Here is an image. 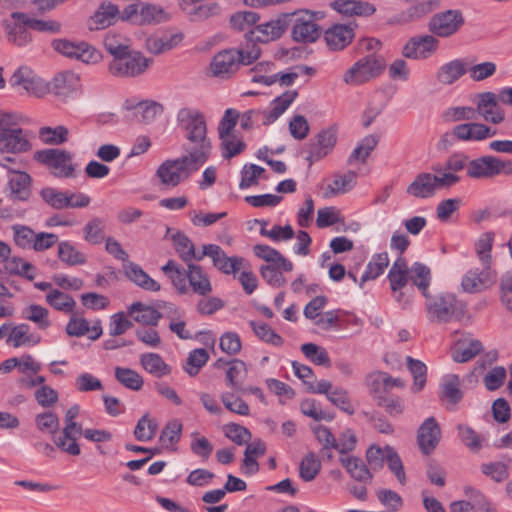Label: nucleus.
Returning a JSON list of instances; mask_svg holds the SVG:
<instances>
[{
    "label": "nucleus",
    "mask_w": 512,
    "mask_h": 512,
    "mask_svg": "<svg viewBox=\"0 0 512 512\" xmlns=\"http://www.w3.org/2000/svg\"><path fill=\"white\" fill-rule=\"evenodd\" d=\"M58 258L68 266L83 265L87 261L86 255L77 250L69 241L58 243Z\"/></svg>",
    "instance_id": "46"
},
{
    "label": "nucleus",
    "mask_w": 512,
    "mask_h": 512,
    "mask_svg": "<svg viewBox=\"0 0 512 512\" xmlns=\"http://www.w3.org/2000/svg\"><path fill=\"white\" fill-rule=\"evenodd\" d=\"M254 254L273 265H276L278 268H281L283 271L290 272L293 270V263L288 260L284 255H282L277 249L272 248L265 244H257L253 247Z\"/></svg>",
    "instance_id": "33"
},
{
    "label": "nucleus",
    "mask_w": 512,
    "mask_h": 512,
    "mask_svg": "<svg viewBox=\"0 0 512 512\" xmlns=\"http://www.w3.org/2000/svg\"><path fill=\"white\" fill-rule=\"evenodd\" d=\"M123 270L125 276L140 288L152 292H157L161 289L160 284L152 279L140 265L130 261L123 264Z\"/></svg>",
    "instance_id": "31"
},
{
    "label": "nucleus",
    "mask_w": 512,
    "mask_h": 512,
    "mask_svg": "<svg viewBox=\"0 0 512 512\" xmlns=\"http://www.w3.org/2000/svg\"><path fill=\"white\" fill-rule=\"evenodd\" d=\"M151 63L152 60L143 56L141 52L129 48L110 61L108 70L115 77H137L143 74Z\"/></svg>",
    "instance_id": "7"
},
{
    "label": "nucleus",
    "mask_w": 512,
    "mask_h": 512,
    "mask_svg": "<svg viewBox=\"0 0 512 512\" xmlns=\"http://www.w3.org/2000/svg\"><path fill=\"white\" fill-rule=\"evenodd\" d=\"M6 269L10 274L25 277L32 281L35 278V267L20 257H13L6 263Z\"/></svg>",
    "instance_id": "62"
},
{
    "label": "nucleus",
    "mask_w": 512,
    "mask_h": 512,
    "mask_svg": "<svg viewBox=\"0 0 512 512\" xmlns=\"http://www.w3.org/2000/svg\"><path fill=\"white\" fill-rule=\"evenodd\" d=\"M464 494L472 504V509H478L484 512H497L495 506L478 489L471 486L464 488Z\"/></svg>",
    "instance_id": "61"
},
{
    "label": "nucleus",
    "mask_w": 512,
    "mask_h": 512,
    "mask_svg": "<svg viewBox=\"0 0 512 512\" xmlns=\"http://www.w3.org/2000/svg\"><path fill=\"white\" fill-rule=\"evenodd\" d=\"M11 229L15 245L24 250H31L36 234L34 230L20 224L13 225Z\"/></svg>",
    "instance_id": "59"
},
{
    "label": "nucleus",
    "mask_w": 512,
    "mask_h": 512,
    "mask_svg": "<svg viewBox=\"0 0 512 512\" xmlns=\"http://www.w3.org/2000/svg\"><path fill=\"white\" fill-rule=\"evenodd\" d=\"M39 341L40 337L29 334V326L27 324H19L13 327L7 338V342L12 343L14 347H20L26 344L35 345L39 343Z\"/></svg>",
    "instance_id": "51"
},
{
    "label": "nucleus",
    "mask_w": 512,
    "mask_h": 512,
    "mask_svg": "<svg viewBox=\"0 0 512 512\" xmlns=\"http://www.w3.org/2000/svg\"><path fill=\"white\" fill-rule=\"evenodd\" d=\"M247 376L245 362L238 358L230 360V366L226 371V385L234 391H244V381Z\"/></svg>",
    "instance_id": "36"
},
{
    "label": "nucleus",
    "mask_w": 512,
    "mask_h": 512,
    "mask_svg": "<svg viewBox=\"0 0 512 512\" xmlns=\"http://www.w3.org/2000/svg\"><path fill=\"white\" fill-rule=\"evenodd\" d=\"M425 305L428 318L442 323L461 320L467 310L466 303L450 292H442L434 297L428 294Z\"/></svg>",
    "instance_id": "3"
},
{
    "label": "nucleus",
    "mask_w": 512,
    "mask_h": 512,
    "mask_svg": "<svg viewBox=\"0 0 512 512\" xmlns=\"http://www.w3.org/2000/svg\"><path fill=\"white\" fill-rule=\"evenodd\" d=\"M476 112L486 121L500 124L505 119V112L497 102L494 92H483L478 95Z\"/></svg>",
    "instance_id": "22"
},
{
    "label": "nucleus",
    "mask_w": 512,
    "mask_h": 512,
    "mask_svg": "<svg viewBox=\"0 0 512 512\" xmlns=\"http://www.w3.org/2000/svg\"><path fill=\"white\" fill-rule=\"evenodd\" d=\"M260 56V50L224 49L214 55L210 67L216 77L227 79L236 73L243 65H250Z\"/></svg>",
    "instance_id": "2"
},
{
    "label": "nucleus",
    "mask_w": 512,
    "mask_h": 512,
    "mask_svg": "<svg viewBox=\"0 0 512 512\" xmlns=\"http://www.w3.org/2000/svg\"><path fill=\"white\" fill-rule=\"evenodd\" d=\"M161 270L169 277L179 294L184 295L188 293V267L184 269L174 260L170 259L162 266Z\"/></svg>",
    "instance_id": "34"
},
{
    "label": "nucleus",
    "mask_w": 512,
    "mask_h": 512,
    "mask_svg": "<svg viewBox=\"0 0 512 512\" xmlns=\"http://www.w3.org/2000/svg\"><path fill=\"white\" fill-rule=\"evenodd\" d=\"M125 108L133 110L136 117L140 115V121L144 123L153 121L157 115L163 112V106L155 101L139 102L135 105H130L129 101H126Z\"/></svg>",
    "instance_id": "42"
},
{
    "label": "nucleus",
    "mask_w": 512,
    "mask_h": 512,
    "mask_svg": "<svg viewBox=\"0 0 512 512\" xmlns=\"http://www.w3.org/2000/svg\"><path fill=\"white\" fill-rule=\"evenodd\" d=\"M177 126L185 142L183 150L198 162H206L210 156L212 144L207 136V122L204 114L197 108L182 107L176 115Z\"/></svg>",
    "instance_id": "1"
},
{
    "label": "nucleus",
    "mask_w": 512,
    "mask_h": 512,
    "mask_svg": "<svg viewBox=\"0 0 512 512\" xmlns=\"http://www.w3.org/2000/svg\"><path fill=\"white\" fill-rule=\"evenodd\" d=\"M188 290L191 289L193 293L205 297L212 292V284L208 274L204 269L197 264L188 263Z\"/></svg>",
    "instance_id": "30"
},
{
    "label": "nucleus",
    "mask_w": 512,
    "mask_h": 512,
    "mask_svg": "<svg viewBox=\"0 0 512 512\" xmlns=\"http://www.w3.org/2000/svg\"><path fill=\"white\" fill-rule=\"evenodd\" d=\"M491 267L484 266L480 271L478 268L470 269L461 280V287L467 293H478L492 285Z\"/></svg>",
    "instance_id": "25"
},
{
    "label": "nucleus",
    "mask_w": 512,
    "mask_h": 512,
    "mask_svg": "<svg viewBox=\"0 0 512 512\" xmlns=\"http://www.w3.org/2000/svg\"><path fill=\"white\" fill-rule=\"evenodd\" d=\"M379 142V138L375 135L365 136L358 146L353 150L348 158V163L352 164L354 161L361 160L362 163L370 156L371 152L375 149Z\"/></svg>",
    "instance_id": "53"
},
{
    "label": "nucleus",
    "mask_w": 512,
    "mask_h": 512,
    "mask_svg": "<svg viewBox=\"0 0 512 512\" xmlns=\"http://www.w3.org/2000/svg\"><path fill=\"white\" fill-rule=\"evenodd\" d=\"M296 90H287L271 102V108L261 111L262 124L270 125L275 122L297 98Z\"/></svg>",
    "instance_id": "27"
},
{
    "label": "nucleus",
    "mask_w": 512,
    "mask_h": 512,
    "mask_svg": "<svg viewBox=\"0 0 512 512\" xmlns=\"http://www.w3.org/2000/svg\"><path fill=\"white\" fill-rule=\"evenodd\" d=\"M409 278L421 294L428 298V289L432 279L430 268L423 263L415 262L410 267Z\"/></svg>",
    "instance_id": "39"
},
{
    "label": "nucleus",
    "mask_w": 512,
    "mask_h": 512,
    "mask_svg": "<svg viewBox=\"0 0 512 512\" xmlns=\"http://www.w3.org/2000/svg\"><path fill=\"white\" fill-rule=\"evenodd\" d=\"M301 351L312 363L329 367L331 364L328 352L325 348L314 343H305L301 345Z\"/></svg>",
    "instance_id": "60"
},
{
    "label": "nucleus",
    "mask_w": 512,
    "mask_h": 512,
    "mask_svg": "<svg viewBox=\"0 0 512 512\" xmlns=\"http://www.w3.org/2000/svg\"><path fill=\"white\" fill-rule=\"evenodd\" d=\"M204 163L202 160L198 162L192 155L186 153L177 159L165 160L157 168L156 175L163 185L175 187L188 179Z\"/></svg>",
    "instance_id": "4"
},
{
    "label": "nucleus",
    "mask_w": 512,
    "mask_h": 512,
    "mask_svg": "<svg viewBox=\"0 0 512 512\" xmlns=\"http://www.w3.org/2000/svg\"><path fill=\"white\" fill-rule=\"evenodd\" d=\"M121 12L118 7L111 3H103L98 10L88 20V27L91 31L101 30L114 24L118 19H121Z\"/></svg>",
    "instance_id": "28"
},
{
    "label": "nucleus",
    "mask_w": 512,
    "mask_h": 512,
    "mask_svg": "<svg viewBox=\"0 0 512 512\" xmlns=\"http://www.w3.org/2000/svg\"><path fill=\"white\" fill-rule=\"evenodd\" d=\"M439 41L430 34L411 37L402 48V55L413 60H423L432 56L438 49Z\"/></svg>",
    "instance_id": "18"
},
{
    "label": "nucleus",
    "mask_w": 512,
    "mask_h": 512,
    "mask_svg": "<svg viewBox=\"0 0 512 512\" xmlns=\"http://www.w3.org/2000/svg\"><path fill=\"white\" fill-rule=\"evenodd\" d=\"M105 224L103 219L93 217L83 227V238L90 244L97 245L103 242Z\"/></svg>",
    "instance_id": "49"
},
{
    "label": "nucleus",
    "mask_w": 512,
    "mask_h": 512,
    "mask_svg": "<svg viewBox=\"0 0 512 512\" xmlns=\"http://www.w3.org/2000/svg\"><path fill=\"white\" fill-rule=\"evenodd\" d=\"M114 376L121 385L132 391L141 390L144 384L143 377L131 368L117 366L114 369Z\"/></svg>",
    "instance_id": "45"
},
{
    "label": "nucleus",
    "mask_w": 512,
    "mask_h": 512,
    "mask_svg": "<svg viewBox=\"0 0 512 512\" xmlns=\"http://www.w3.org/2000/svg\"><path fill=\"white\" fill-rule=\"evenodd\" d=\"M182 422L179 419L169 421L161 431L159 441L166 448L177 444L182 435Z\"/></svg>",
    "instance_id": "55"
},
{
    "label": "nucleus",
    "mask_w": 512,
    "mask_h": 512,
    "mask_svg": "<svg viewBox=\"0 0 512 512\" xmlns=\"http://www.w3.org/2000/svg\"><path fill=\"white\" fill-rule=\"evenodd\" d=\"M31 176L26 172H14L9 179L10 195L15 200L27 201L30 197Z\"/></svg>",
    "instance_id": "35"
},
{
    "label": "nucleus",
    "mask_w": 512,
    "mask_h": 512,
    "mask_svg": "<svg viewBox=\"0 0 512 512\" xmlns=\"http://www.w3.org/2000/svg\"><path fill=\"white\" fill-rule=\"evenodd\" d=\"M69 130L63 125L44 126L38 131L39 139L46 145L58 146L68 141Z\"/></svg>",
    "instance_id": "47"
},
{
    "label": "nucleus",
    "mask_w": 512,
    "mask_h": 512,
    "mask_svg": "<svg viewBox=\"0 0 512 512\" xmlns=\"http://www.w3.org/2000/svg\"><path fill=\"white\" fill-rule=\"evenodd\" d=\"M340 462L346 468L350 476L356 481L365 482L371 480L373 477L366 464L359 457L350 456L340 458Z\"/></svg>",
    "instance_id": "44"
},
{
    "label": "nucleus",
    "mask_w": 512,
    "mask_h": 512,
    "mask_svg": "<svg viewBox=\"0 0 512 512\" xmlns=\"http://www.w3.org/2000/svg\"><path fill=\"white\" fill-rule=\"evenodd\" d=\"M35 425L42 433H49L53 437L58 436L59 419L57 415L51 411L37 414L35 417Z\"/></svg>",
    "instance_id": "64"
},
{
    "label": "nucleus",
    "mask_w": 512,
    "mask_h": 512,
    "mask_svg": "<svg viewBox=\"0 0 512 512\" xmlns=\"http://www.w3.org/2000/svg\"><path fill=\"white\" fill-rule=\"evenodd\" d=\"M7 40L18 46H27L32 41L29 15L23 12H12L10 18L2 21Z\"/></svg>",
    "instance_id": "13"
},
{
    "label": "nucleus",
    "mask_w": 512,
    "mask_h": 512,
    "mask_svg": "<svg viewBox=\"0 0 512 512\" xmlns=\"http://www.w3.org/2000/svg\"><path fill=\"white\" fill-rule=\"evenodd\" d=\"M406 364L413 375L414 383L412 386V390L414 392L421 391L426 384V376H427V367L426 365L420 361L412 358L411 356H407Z\"/></svg>",
    "instance_id": "54"
},
{
    "label": "nucleus",
    "mask_w": 512,
    "mask_h": 512,
    "mask_svg": "<svg viewBox=\"0 0 512 512\" xmlns=\"http://www.w3.org/2000/svg\"><path fill=\"white\" fill-rule=\"evenodd\" d=\"M288 27L289 17L285 13L268 22L254 26L247 35L250 41L268 43L280 38Z\"/></svg>",
    "instance_id": "15"
},
{
    "label": "nucleus",
    "mask_w": 512,
    "mask_h": 512,
    "mask_svg": "<svg viewBox=\"0 0 512 512\" xmlns=\"http://www.w3.org/2000/svg\"><path fill=\"white\" fill-rule=\"evenodd\" d=\"M388 265L389 258L386 252L377 253L373 255L372 259L366 266V270L364 271L360 278V288H363L365 282L375 280L377 277L383 274L384 270L388 267Z\"/></svg>",
    "instance_id": "40"
},
{
    "label": "nucleus",
    "mask_w": 512,
    "mask_h": 512,
    "mask_svg": "<svg viewBox=\"0 0 512 512\" xmlns=\"http://www.w3.org/2000/svg\"><path fill=\"white\" fill-rule=\"evenodd\" d=\"M141 366L155 377H163L171 373V367L156 353H144L140 356Z\"/></svg>",
    "instance_id": "41"
},
{
    "label": "nucleus",
    "mask_w": 512,
    "mask_h": 512,
    "mask_svg": "<svg viewBox=\"0 0 512 512\" xmlns=\"http://www.w3.org/2000/svg\"><path fill=\"white\" fill-rule=\"evenodd\" d=\"M172 242L174 249L181 260L185 262L186 265H188V263H192L195 246L189 237L182 232H177L172 236Z\"/></svg>",
    "instance_id": "50"
},
{
    "label": "nucleus",
    "mask_w": 512,
    "mask_h": 512,
    "mask_svg": "<svg viewBox=\"0 0 512 512\" xmlns=\"http://www.w3.org/2000/svg\"><path fill=\"white\" fill-rule=\"evenodd\" d=\"M466 71V64L464 61L462 59H455L442 65L438 69L436 79L442 84L450 85L461 78Z\"/></svg>",
    "instance_id": "37"
},
{
    "label": "nucleus",
    "mask_w": 512,
    "mask_h": 512,
    "mask_svg": "<svg viewBox=\"0 0 512 512\" xmlns=\"http://www.w3.org/2000/svg\"><path fill=\"white\" fill-rule=\"evenodd\" d=\"M454 180L452 177L444 175L440 177L437 173L421 172L417 174L414 180L407 186L406 193L417 199H427L433 197L438 190L446 188Z\"/></svg>",
    "instance_id": "11"
},
{
    "label": "nucleus",
    "mask_w": 512,
    "mask_h": 512,
    "mask_svg": "<svg viewBox=\"0 0 512 512\" xmlns=\"http://www.w3.org/2000/svg\"><path fill=\"white\" fill-rule=\"evenodd\" d=\"M45 300L55 310L66 314L72 313L76 306L74 298L59 289H51L46 294Z\"/></svg>",
    "instance_id": "43"
},
{
    "label": "nucleus",
    "mask_w": 512,
    "mask_h": 512,
    "mask_svg": "<svg viewBox=\"0 0 512 512\" xmlns=\"http://www.w3.org/2000/svg\"><path fill=\"white\" fill-rule=\"evenodd\" d=\"M332 7L340 14L348 17H369L376 12L375 5L364 0H335Z\"/></svg>",
    "instance_id": "26"
},
{
    "label": "nucleus",
    "mask_w": 512,
    "mask_h": 512,
    "mask_svg": "<svg viewBox=\"0 0 512 512\" xmlns=\"http://www.w3.org/2000/svg\"><path fill=\"white\" fill-rule=\"evenodd\" d=\"M49 311L38 304H32L26 307L22 312V317L34 322L40 329H47L51 322L49 320Z\"/></svg>",
    "instance_id": "56"
},
{
    "label": "nucleus",
    "mask_w": 512,
    "mask_h": 512,
    "mask_svg": "<svg viewBox=\"0 0 512 512\" xmlns=\"http://www.w3.org/2000/svg\"><path fill=\"white\" fill-rule=\"evenodd\" d=\"M209 354L204 348H197L189 352L185 364L184 371L191 377L196 376L200 369L208 362Z\"/></svg>",
    "instance_id": "48"
},
{
    "label": "nucleus",
    "mask_w": 512,
    "mask_h": 512,
    "mask_svg": "<svg viewBox=\"0 0 512 512\" xmlns=\"http://www.w3.org/2000/svg\"><path fill=\"white\" fill-rule=\"evenodd\" d=\"M9 82L13 88L22 89L29 95L41 97L47 93L46 83L27 66L19 67Z\"/></svg>",
    "instance_id": "17"
},
{
    "label": "nucleus",
    "mask_w": 512,
    "mask_h": 512,
    "mask_svg": "<svg viewBox=\"0 0 512 512\" xmlns=\"http://www.w3.org/2000/svg\"><path fill=\"white\" fill-rule=\"evenodd\" d=\"M354 29L346 24H333L323 32L326 45L330 50L340 51L354 39Z\"/></svg>",
    "instance_id": "23"
},
{
    "label": "nucleus",
    "mask_w": 512,
    "mask_h": 512,
    "mask_svg": "<svg viewBox=\"0 0 512 512\" xmlns=\"http://www.w3.org/2000/svg\"><path fill=\"white\" fill-rule=\"evenodd\" d=\"M32 145L29 132L18 127L0 128V151L5 153H25L30 151Z\"/></svg>",
    "instance_id": "16"
},
{
    "label": "nucleus",
    "mask_w": 512,
    "mask_h": 512,
    "mask_svg": "<svg viewBox=\"0 0 512 512\" xmlns=\"http://www.w3.org/2000/svg\"><path fill=\"white\" fill-rule=\"evenodd\" d=\"M385 61L381 56L367 55L356 61L344 74L343 80L349 85H360L381 74Z\"/></svg>",
    "instance_id": "8"
},
{
    "label": "nucleus",
    "mask_w": 512,
    "mask_h": 512,
    "mask_svg": "<svg viewBox=\"0 0 512 512\" xmlns=\"http://www.w3.org/2000/svg\"><path fill=\"white\" fill-rule=\"evenodd\" d=\"M441 439V429L434 417L424 420L417 431V443L421 452L431 454Z\"/></svg>",
    "instance_id": "21"
},
{
    "label": "nucleus",
    "mask_w": 512,
    "mask_h": 512,
    "mask_svg": "<svg viewBox=\"0 0 512 512\" xmlns=\"http://www.w3.org/2000/svg\"><path fill=\"white\" fill-rule=\"evenodd\" d=\"M321 470V462L314 452H309L300 462L299 475L305 482L316 478Z\"/></svg>",
    "instance_id": "52"
},
{
    "label": "nucleus",
    "mask_w": 512,
    "mask_h": 512,
    "mask_svg": "<svg viewBox=\"0 0 512 512\" xmlns=\"http://www.w3.org/2000/svg\"><path fill=\"white\" fill-rule=\"evenodd\" d=\"M464 23L465 19L461 10L448 9L432 15L427 26L430 35L448 38L458 33Z\"/></svg>",
    "instance_id": "10"
},
{
    "label": "nucleus",
    "mask_w": 512,
    "mask_h": 512,
    "mask_svg": "<svg viewBox=\"0 0 512 512\" xmlns=\"http://www.w3.org/2000/svg\"><path fill=\"white\" fill-rule=\"evenodd\" d=\"M250 326L261 341L276 347L283 345V338L277 334L268 324L251 321Z\"/></svg>",
    "instance_id": "57"
},
{
    "label": "nucleus",
    "mask_w": 512,
    "mask_h": 512,
    "mask_svg": "<svg viewBox=\"0 0 512 512\" xmlns=\"http://www.w3.org/2000/svg\"><path fill=\"white\" fill-rule=\"evenodd\" d=\"M120 17L134 25H151L163 22L166 13L160 6L140 2L125 7Z\"/></svg>",
    "instance_id": "12"
},
{
    "label": "nucleus",
    "mask_w": 512,
    "mask_h": 512,
    "mask_svg": "<svg viewBox=\"0 0 512 512\" xmlns=\"http://www.w3.org/2000/svg\"><path fill=\"white\" fill-rule=\"evenodd\" d=\"M501 174L512 175V161L487 155L470 160L468 177L472 179H492Z\"/></svg>",
    "instance_id": "9"
},
{
    "label": "nucleus",
    "mask_w": 512,
    "mask_h": 512,
    "mask_svg": "<svg viewBox=\"0 0 512 512\" xmlns=\"http://www.w3.org/2000/svg\"><path fill=\"white\" fill-rule=\"evenodd\" d=\"M260 17L253 11H243L235 13L230 18L231 26L238 31H245V35L248 38L247 33L251 30L252 26L259 21Z\"/></svg>",
    "instance_id": "58"
},
{
    "label": "nucleus",
    "mask_w": 512,
    "mask_h": 512,
    "mask_svg": "<svg viewBox=\"0 0 512 512\" xmlns=\"http://www.w3.org/2000/svg\"><path fill=\"white\" fill-rule=\"evenodd\" d=\"M494 234L486 232L480 236L475 244L477 256L483 266L491 267V250L493 246Z\"/></svg>",
    "instance_id": "63"
},
{
    "label": "nucleus",
    "mask_w": 512,
    "mask_h": 512,
    "mask_svg": "<svg viewBox=\"0 0 512 512\" xmlns=\"http://www.w3.org/2000/svg\"><path fill=\"white\" fill-rule=\"evenodd\" d=\"M289 17V26H292V39L299 43H313L322 34V28L317 20L322 17L321 12H311L300 10L294 13H287Z\"/></svg>",
    "instance_id": "5"
},
{
    "label": "nucleus",
    "mask_w": 512,
    "mask_h": 512,
    "mask_svg": "<svg viewBox=\"0 0 512 512\" xmlns=\"http://www.w3.org/2000/svg\"><path fill=\"white\" fill-rule=\"evenodd\" d=\"M79 77L72 71H63L54 76L46 83L47 93H53L57 96H67L76 90L79 86Z\"/></svg>",
    "instance_id": "29"
},
{
    "label": "nucleus",
    "mask_w": 512,
    "mask_h": 512,
    "mask_svg": "<svg viewBox=\"0 0 512 512\" xmlns=\"http://www.w3.org/2000/svg\"><path fill=\"white\" fill-rule=\"evenodd\" d=\"M52 47L60 54L84 63H96L101 59V54L92 45L83 41L55 39L52 41Z\"/></svg>",
    "instance_id": "14"
},
{
    "label": "nucleus",
    "mask_w": 512,
    "mask_h": 512,
    "mask_svg": "<svg viewBox=\"0 0 512 512\" xmlns=\"http://www.w3.org/2000/svg\"><path fill=\"white\" fill-rule=\"evenodd\" d=\"M211 259L213 266L226 275L238 272L244 261L241 257L227 256L219 245H216L214 256Z\"/></svg>",
    "instance_id": "38"
},
{
    "label": "nucleus",
    "mask_w": 512,
    "mask_h": 512,
    "mask_svg": "<svg viewBox=\"0 0 512 512\" xmlns=\"http://www.w3.org/2000/svg\"><path fill=\"white\" fill-rule=\"evenodd\" d=\"M128 315L139 324L155 327L163 317L162 313L142 302H134L128 307Z\"/></svg>",
    "instance_id": "32"
},
{
    "label": "nucleus",
    "mask_w": 512,
    "mask_h": 512,
    "mask_svg": "<svg viewBox=\"0 0 512 512\" xmlns=\"http://www.w3.org/2000/svg\"><path fill=\"white\" fill-rule=\"evenodd\" d=\"M34 159L47 166L56 178L76 177V166L73 163V154L62 149H43L34 154Z\"/></svg>",
    "instance_id": "6"
},
{
    "label": "nucleus",
    "mask_w": 512,
    "mask_h": 512,
    "mask_svg": "<svg viewBox=\"0 0 512 512\" xmlns=\"http://www.w3.org/2000/svg\"><path fill=\"white\" fill-rule=\"evenodd\" d=\"M82 425L76 421L65 425L58 436L53 437L55 447L71 456H78L81 453L78 438L83 435Z\"/></svg>",
    "instance_id": "20"
},
{
    "label": "nucleus",
    "mask_w": 512,
    "mask_h": 512,
    "mask_svg": "<svg viewBox=\"0 0 512 512\" xmlns=\"http://www.w3.org/2000/svg\"><path fill=\"white\" fill-rule=\"evenodd\" d=\"M495 134V129L477 122L459 124L453 128L451 133L452 136L461 141H482L493 137Z\"/></svg>",
    "instance_id": "24"
},
{
    "label": "nucleus",
    "mask_w": 512,
    "mask_h": 512,
    "mask_svg": "<svg viewBox=\"0 0 512 512\" xmlns=\"http://www.w3.org/2000/svg\"><path fill=\"white\" fill-rule=\"evenodd\" d=\"M469 165L470 159L467 155L463 153H453L445 160L443 164H434L432 166V170L440 177H443L444 175L452 177L454 180H451V182L445 186L446 188H451L461 181V177L458 175V172L466 169V174L468 175Z\"/></svg>",
    "instance_id": "19"
}]
</instances>
